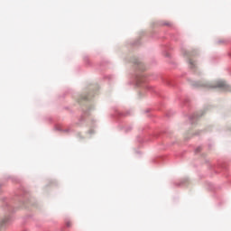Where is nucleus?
<instances>
[{"mask_svg":"<svg viewBox=\"0 0 231 231\" xmlns=\"http://www.w3.org/2000/svg\"><path fill=\"white\" fill-rule=\"evenodd\" d=\"M199 86H202V87H205V86H207V85H205V84H200V85H199Z\"/></svg>","mask_w":231,"mask_h":231,"instance_id":"nucleus-4","label":"nucleus"},{"mask_svg":"<svg viewBox=\"0 0 231 231\" xmlns=\"http://www.w3.org/2000/svg\"><path fill=\"white\" fill-rule=\"evenodd\" d=\"M189 64L191 69H194L196 68V64H194V61L191 59L189 60Z\"/></svg>","mask_w":231,"mask_h":231,"instance_id":"nucleus-2","label":"nucleus"},{"mask_svg":"<svg viewBox=\"0 0 231 231\" xmlns=\"http://www.w3.org/2000/svg\"><path fill=\"white\" fill-rule=\"evenodd\" d=\"M213 88H219L220 89H224L225 91H228L230 89V86H228V84H226V82L223 80L217 81Z\"/></svg>","mask_w":231,"mask_h":231,"instance_id":"nucleus-1","label":"nucleus"},{"mask_svg":"<svg viewBox=\"0 0 231 231\" xmlns=\"http://www.w3.org/2000/svg\"><path fill=\"white\" fill-rule=\"evenodd\" d=\"M184 55H185L186 57H190V56H192V52H186Z\"/></svg>","mask_w":231,"mask_h":231,"instance_id":"nucleus-3","label":"nucleus"}]
</instances>
